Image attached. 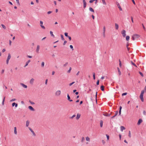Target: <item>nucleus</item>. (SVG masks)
Segmentation results:
<instances>
[{"instance_id": "1", "label": "nucleus", "mask_w": 146, "mask_h": 146, "mask_svg": "<svg viewBox=\"0 0 146 146\" xmlns=\"http://www.w3.org/2000/svg\"><path fill=\"white\" fill-rule=\"evenodd\" d=\"M121 34L123 37H125L126 36V31L124 30H123L121 32Z\"/></svg>"}, {"instance_id": "2", "label": "nucleus", "mask_w": 146, "mask_h": 146, "mask_svg": "<svg viewBox=\"0 0 146 146\" xmlns=\"http://www.w3.org/2000/svg\"><path fill=\"white\" fill-rule=\"evenodd\" d=\"M111 113H112V112H111L109 114V113H107V112H105V113H104L103 114V115L105 116L109 117L111 115Z\"/></svg>"}, {"instance_id": "3", "label": "nucleus", "mask_w": 146, "mask_h": 146, "mask_svg": "<svg viewBox=\"0 0 146 146\" xmlns=\"http://www.w3.org/2000/svg\"><path fill=\"white\" fill-rule=\"evenodd\" d=\"M60 94L61 91L59 90H57L56 92L55 95L56 96H59Z\"/></svg>"}, {"instance_id": "4", "label": "nucleus", "mask_w": 146, "mask_h": 146, "mask_svg": "<svg viewBox=\"0 0 146 146\" xmlns=\"http://www.w3.org/2000/svg\"><path fill=\"white\" fill-rule=\"evenodd\" d=\"M29 130L31 131L33 135H34V136H35L36 134L34 132L32 129L30 127H29Z\"/></svg>"}, {"instance_id": "5", "label": "nucleus", "mask_w": 146, "mask_h": 146, "mask_svg": "<svg viewBox=\"0 0 146 146\" xmlns=\"http://www.w3.org/2000/svg\"><path fill=\"white\" fill-rule=\"evenodd\" d=\"M142 120L141 119H139L138 121L137 124L139 125L142 122Z\"/></svg>"}, {"instance_id": "6", "label": "nucleus", "mask_w": 146, "mask_h": 146, "mask_svg": "<svg viewBox=\"0 0 146 146\" xmlns=\"http://www.w3.org/2000/svg\"><path fill=\"white\" fill-rule=\"evenodd\" d=\"M83 5H84V8L85 9L86 7V3L85 0H83Z\"/></svg>"}, {"instance_id": "7", "label": "nucleus", "mask_w": 146, "mask_h": 146, "mask_svg": "<svg viewBox=\"0 0 146 146\" xmlns=\"http://www.w3.org/2000/svg\"><path fill=\"white\" fill-rule=\"evenodd\" d=\"M12 107H14V106H15V107L16 108L18 106V104L17 103H16L15 102H14L12 104Z\"/></svg>"}, {"instance_id": "8", "label": "nucleus", "mask_w": 146, "mask_h": 146, "mask_svg": "<svg viewBox=\"0 0 146 146\" xmlns=\"http://www.w3.org/2000/svg\"><path fill=\"white\" fill-rule=\"evenodd\" d=\"M29 109L31 111H34L35 110L31 106H29L28 107Z\"/></svg>"}, {"instance_id": "9", "label": "nucleus", "mask_w": 146, "mask_h": 146, "mask_svg": "<svg viewBox=\"0 0 146 146\" xmlns=\"http://www.w3.org/2000/svg\"><path fill=\"white\" fill-rule=\"evenodd\" d=\"M134 37H135V38L136 39L137 38L139 37L140 36L137 34L134 35Z\"/></svg>"}, {"instance_id": "10", "label": "nucleus", "mask_w": 146, "mask_h": 146, "mask_svg": "<svg viewBox=\"0 0 146 146\" xmlns=\"http://www.w3.org/2000/svg\"><path fill=\"white\" fill-rule=\"evenodd\" d=\"M20 84L24 88H27V86L24 84L21 83Z\"/></svg>"}, {"instance_id": "11", "label": "nucleus", "mask_w": 146, "mask_h": 146, "mask_svg": "<svg viewBox=\"0 0 146 146\" xmlns=\"http://www.w3.org/2000/svg\"><path fill=\"white\" fill-rule=\"evenodd\" d=\"M80 114H79V113H78L77 115V116L76 117V119L78 120L79 119V118H80Z\"/></svg>"}, {"instance_id": "12", "label": "nucleus", "mask_w": 146, "mask_h": 146, "mask_svg": "<svg viewBox=\"0 0 146 146\" xmlns=\"http://www.w3.org/2000/svg\"><path fill=\"white\" fill-rule=\"evenodd\" d=\"M143 96V95H140V99H141V101L142 102H143V101H144Z\"/></svg>"}, {"instance_id": "13", "label": "nucleus", "mask_w": 146, "mask_h": 146, "mask_svg": "<svg viewBox=\"0 0 146 146\" xmlns=\"http://www.w3.org/2000/svg\"><path fill=\"white\" fill-rule=\"evenodd\" d=\"M34 79L33 78H31L30 82V83L32 84H33L34 82Z\"/></svg>"}, {"instance_id": "14", "label": "nucleus", "mask_w": 146, "mask_h": 146, "mask_svg": "<svg viewBox=\"0 0 146 146\" xmlns=\"http://www.w3.org/2000/svg\"><path fill=\"white\" fill-rule=\"evenodd\" d=\"M117 6L118 8H119V10L120 11H122V9L121 8L120 5L119 3H118V4H117Z\"/></svg>"}, {"instance_id": "15", "label": "nucleus", "mask_w": 146, "mask_h": 146, "mask_svg": "<svg viewBox=\"0 0 146 146\" xmlns=\"http://www.w3.org/2000/svg\"><path fill=\"white\" fill-rule=\"evenodd\" d=\"M31 62V60H29L26 63V64L24 66V67H25L27 66L29 63Z\"/></svg>"}, {"instance_id": "16", "label": "nucleus", "mask_w": 146, "mask_h": 146, "mask_svg": "<svg viewBox=\"0 0 146 146\" xmlns=\"http://www.w3.org/2000/svg\"><path fill=\"white\" fill-rule=\"evenodd\" d=\"M100 89L102 91L104 90V86L103 85H102L100 87Z\"/></svg>"}, {"instance_id": "17", "label": "nucleus", "mask_w": 146, "mask_h": 146, "mask_svg": "<svg viewBox=\"0 0 146 146\" xmlns=\"http://www.w3.org/2000/svg\"><path fill=\"white\" fill-rule=\"evenodd\" d=\"M39 49H40V46L39 45H38L37 46V48H36V52H37L38 53V51L39 50Z\"/></svg>"}, {"instance_id": "18", "label": "nucleus", "mask_w": 146, "mask_h": 146, "mask_svg": "<svg viewBox=\"0 0 146 146\" xmlns=\"http://www.w3.org/2000/svg\"><path fill=\"white\" fill-rule=\"evenodd\" d=\"M122 108L121 106H120L119 107V115H121Z\"/></svg>"}, {"instance_id": "19", "label": "nucleus", "mask_w": 146, "mask_h": 146, "mask_svg": "<svg viewBox=\"0 0 146 146\" xmlns=\"http://www.w3.org/2000/svg\"><path fill=\"white\" fill-rule=\"evenodd\" d=\"M121 130V131H123V130L125 129V127L123 126H121L120 127Z\"/></svg>"}, {"instance_id": "20", "label": "nucleus", "mask_w": 146, "mask_h": 146, "mask_svg": "<svg viewBox=\"0 0 146 146\" xmlns=\"http://www.w3.org/2000/svg\"><path fill=\"white\" fill-rule=\"evenodd\" d=\"M30 122L29 120H27L26 121V126L28 127L29 124Z\"/></svg>"}, {"instance_id": "21", "label": "nucleus", "mask_w": 146, "mask_h": 146, "mask_svg": "<svg viewBox=\"0 0 146 146\" xmlns=\"http://www.w3.org/2000/svg\"><path fill=\"white\" fill-rule=\"evenodd\" d=\"M103 29V35L104 36H105V31H106V28H105V26L104 27Z\"/></svg>"}, {"instance_id": "22", "label": "nucleus", "mask_w": 146, "mask_h": 146, "mask_svg": "<svg viewBox=\"0 0 146 146\" xmlns=\"http://www.w3.org/2000/svg\"><path fill=\"white\" fill-rule=\"evenodd\" d=\"M100 127H102L103 126V121L102 120H101L100 121Z\"/></svg>"}, {"instance_id": "23", "label": "nucleus", "mask_w": 146, "mask_h": 146, "mask_svg": "<svg viewBox=\"0 0 146 146\" xmlns=\"http://www.w3.org/2000/svg\"><path fill=\"white\" fill-rule=\"evenodd\" d=\"M115 29L117 30L119 28L118 25L117 24L115 23Z\"/></svg>"}, {"instance_id": "24", "label": "nucleus", "mask_w": 146, "mask_h": 146, "mask_svg": "<svg viewBox=\"0 0 146 146\" xmlns=\"http://www.w3.org/2000/svg\"><path fill=\"white\" fill-rule=\"evenodd\" d=\"M117 70H118V72L119 73V75H120L121 74V73L120 71V69L118 67H117Z\"/></svg>"}, {"instance_id": "25", "label": "nucleus", "mask_w": 146, "mask_h": 146, "mask_svg": "<svg viewBox=\"0 0 146 146\" xmlns=\"http://www.w3.org/2000/svg\"><path fill=\"white\" fill-rule=\"evenodd\" d=\"M14 132L15 134H17V128L16 127H14Z\"/></svg>"}, {"instance_id": "26", "label": "nucleus", "mask_w": 146, "mask_h": 146, "mask_svg": "<svg viewBox=\"0 0 146 146\" xmlns=\"http://www.w3.org/2000/svg\"><path fill=\"white\" fill-rule=\"evenodd\" d=\"M89 10L92 12H94V9L91 7H90L89 8Z\"/></svg>"}, {"instance_id": "27", "label": "nucleus", "mask_w": 146, "mask_h": 146, "mask_svg": "<svg viewBox=\"0 0 146 146\" xmlns=\"http://www.w3.org/2000/svg\"><path fill=\"white\" fill-rule=\"evenodd\" d=\"M5 97H4L3 99V101L2 103V104L3 105L4 104V102L5 101Z\"/></svg>"}, {"instance_id": "28", "label": "nucleus", "mask_w": 146, "mask_h": 146, "mask_svg": "<svg viewBox=\"0 0 146 146\" xmlns=\"http://www.w3.org/2000/svg\"><path fill=\"white\" fill-rule=\"evenodd\" d=\"M130 37L129 36H126V39L127 41H128Z\"/></svg>"}, {"instance_id": "29", "label": "nucleus", "mask_w": 146, "mask_h": 146, "mask_svg": "<svg viewBox=\"0 0 146 146\" xmlns=\"http://www.w3.org/2000/svg\"><path fill=\"white\" fill-rule=\"evenodd\" d=\"M50 33L51 35V36H53V37H54V35L53 34V32L51 31H50Z\"/></svg>"}, {"instance_id": "30", "label": "nucleus", "mask_w": 146, "mask_h": 146, "mask_svg": "<svg viewBox=\"0 0 146 146\" xmlns=\"http://www.w3.org/2000/svg\"><path fill=\"white\" fill-rule=\"evenodd\" d=\"M102 2L103 4L105 5H106V3L105 2V0H102Z\"/></svg>"}, {"instance_id": "31", "label": "nucleus", "mask_w": 146, "mask_h": 146, "mask_svg": "<svg viewBox=\"0 0 146 146\" xmlns=\"http://www.w3.org/2000/svg\"><path fill=\"white\" fill-rule=\"evenodd\" d=\"M72 70V68L71 67H70L69 68V70L68 71L67 73H69L70 72L71 70Z\"/></svg>"}, {"instance_id": "32", "label": "nucleus", "mask_w": 146, "mask_h": 146, "mask_svg": "<svg viewBox=\"0 0 146 146\" xmlns=\"http://www.w3.org/2000/svg\"><path fill=\"white\" fill-rule=\"evenodd\" d=\"M11 58V54H9L8 56L7 57V59L10 60Z\"/></svg>"}, {"instance_id": "33", "label": "nucleus", "mask_w": 146, "mask_h": 146, "mask_svg": "<svg viewBox=\"0 0 146 146\" xmlns=\"http://www.w3.org/2000/svg\"><path fill=\"white\" fill-rule=\"evenodd\" d=\"M144 90H142L141 91V92L140 95L143 96V94H144Z\"/></svg>"}, {"instance_id": "34", "label": "nucleus", "mask_w": 146, "mask_h": 146, "mask_svg": "<svg viewBox=\"0 0 146 146\" xmlns=\"http://www.w3.org/2000/svg\"><path fill=\"white\" fill-rule=\"evenodd\" d=\"M86 140L87 141H90V138L88 137H87L86 138Z\"/></svg>"}, {"instance_id": "35", "label": "nucleus", "mask_w": 146, "mask_h": 146, "mask_svg": "<svg viewBox=\"0 0 146 146\" xmlns=\"http://www.w3.org/2000/svg\"><path fill=\"white\" fill-rule=\"evenodd\" d=\"M60 36H61V39L62 40H64V38L63 35H61Z\"/></svg>"}, {"instance_id": "36", "label": "nucleus", "mask_w": 146, "mask_h": 146, "mask_svg": "<svg viewBox=\"0 0 146 146\" xmlns=\"http://www.w3.org/2000/svg\"><path fill=\"white\" fill-rule=\"evenodd\" d=\"M131 64H132L134 65L136 67H137L136 64H135L134 62H133L132 61H131Z\"/></svg>"}, {"instance_id": "37", "label": "nucleus", "mask_w": 146, "mask_h": 146, "mask_svg": "<svg viewBox=\"0 0 146 146\" xmlns=\"http://www.w3.org/2000/svg\"><path fill=\"white\" fill-rule=\"evenodd\" d=\"M93 79L94 80H95L96 78H95V73L94 72L93 73Z\"/></svg>"}, {"instance_id": "38", "label": "nucleus", "mask_w": 146, "mask_h": 146, "mask_svg": "<svg viewBox=\"0 0 146 146\" xmlns=\"http://www.w3.org/2000/svg\"><path fill=\"white\" fill-rule=\"evenodd\" d=\"M67 96L68 100H70V98L69 95L68 94H67Z\"/></svg>"}, {"instance_id": "39", "label": "nucleus", "mask_w": 146, "mask_h": 146, "mask_svg": "<svg viewBox=\"0 0 146 146\" xmlns=\"http://www.w3.org/2000/svg\"><path fill=\"white\" fill-rule=\"evenodd\" d=\"M75 116H76V115L74 114V115H73L71 117H70V119H73Z\"/></svg>"}, {"instance_id": "40", "label": "nucleus", "mask_w": 146, "mask_h": 146, "mask_svg": "<svg viewBox=\"0 0 146 146\" xmlns=\"http://www.w3.org/2000/svg\"><path fill=\"white\" fill-rule=\"evenodd\" d=\"M119 66L121 67V62L120 60V59L119 60Z\"/></svg>"}, {"instance_id": "41", "label": "nucleus", "mask_w": 146, "mask_h": 146, "mask_svg": "<svg viewBox=\"0 0 146 146\" xmlns=\"http://www.w3.org/2000/svg\"><path fill=\"white\" fill-rule=\"evenodd\" d=\"M70 48H71L72 49V51L74 50L73 46L72 45H70Z\"/></svg>"}, {"instance_id": "42", "label": "nucleus", "mask_w": 146, "mask_h": 146, "mask_svg": "<svg viewBox=\"0 0 146 146\" xmlns=\"http://www.w3.org/2000/svg\"><path fill=\"white\" fill-rule=\"evenodd\" d=\"M64 35L66 36L67 37H68V33H64Z\"/></svg>"}, {"instance_id": "43", "label": "nucleus", "mask_w": 146, "mask_h": 146, "mask_svg": "<svg viewBox=\"0 0 146 146\" xmlns=\"http://www.w3.org/2000/svg\"><path fill=\"white\" fill-rule=\"evenodd\" d=\"M127 94V92L124 93L122 94V96H125V95H126Z\"/></svg>"}, {"instance_id": "44", "label": "nucleus", "mask_w": 146, "mask_h": 146, "mask_svg": "<svg viewBox=\"0 0 146 146\" xmlns=\"http://www.w3.org/2000/svg\"><path fill=\"white\" fill-rule=\"evenodd\" d=\"M1 26H2L3 28L4 29H6V27L3 24L1 25Z\"/></svg>"}, {"instance_id": "45", "label": "nucleus", "mask_w": 146, "mask_h": 146, "mask_svg": "<svg viewBox=\"0 0 146 146\" xmlns=\"http://www.w3.org/2000/svg\"><path fill=\"white\" fill-rule=\"evenodd\" d=\"M44 66V62H42L41 63V66L42 67Z\"/></svg>"}, {"instance_id": "46", "label": "nucleus", "mask_w": 146, "mask_h": 146, "mask_svg": "<svg viewBox=\"0 0 146 146\" xmlns=\"http://www.w3.org/2000/svg\"><path fill=\"white\" fill-rule=\"evenodd\" d=\"M68 64V62H66L63 65V66L64 67H65L66 66L67 64Z\"/></svg>"}, {"instance_id": "47", "label": "nucleus", "mask_w": 146, "mask_h": 146, "mask_svg": "<svg viewBox=\"0 0 146 146\" xmlns=\"http://www.w3.org/2000/svg\"><path fill=\"white\" fill-rule=\"evenodd\" d=\"M16 1L17 2V3L19 5H20V3H19V0H16Z\"/></svg>"}, {"instance_id": "48", "label": "nucleus", "mask_w": 146, "mask_h": 146, "mask_svg": "<svg viewBox=\"0 0 146 146\" xmlns=\"http://www.w3.org/2000/svg\"><path fill=\"white\" fill-rule=\"evenodd\" d=\"M129 137H131V132L129 131V135H128Z\"/></svg>"}, {"instance_id": "49", "label": "nucleus", "mask_w": 146, "mask_h": 146, "mask_svg": "<svg viewBox=\"0 0 146 146\" xmlns=\"http://www.w3.org/2000/svg\"><path fill=\"white\" fill-rule=\"evenodd\" d=\"M139 73L141 75V76H142V77L143 76V74L141 72H139Z\"/></svg>"}, {"instance_id": "50", "label": "nucleus", "mask_w": 146, "mask_h": 146, "mask_svg": "<svg viewBox=\"0 0 146 146\" xmlns=\"http://www.w3.org/2000/svg\"><path fill=\"white\" fill-rule=\"evenodd\" d=\"M75 82H72L71 83H70L69 84V85L70 86H72L73 84L74 83H75Z\"/></svg>"}, {"instance_id": "51", "label": "nucleus", "mask_w": 146, "mask_h": 146, "mask_svg": "<svg viewBox=\"0 0 146 146\" xmlns=\"http://www.w3.org/2000/svg\"><path fill=\"white\" fill-rule=\"evenodd\" d=\"M40 26L41 27V28H42L43 29H45V27L43 25H40Z\"/></svg>"}, {"instance_id": "52", "label": "nucleus", "mask_w": 146, "mask_h": 146, "mask_svg": "<svg viewBox=\"0 0 146 146\" xmlns=\"http://www.w3.org/2000/svg\"><path fill=\"white\" fill-rule=\"evenodd\" d=\"M85 140V138L84 137H83L82 139V142H83Z\"/></svg>"}, {"instance_id": "53", "label": "nucleus", "mask_w": 146, "mask_h": 146, "mask_svg": "<svg viewBox=\"0 0 146 146\" xmlns=\"http://www.w3.org/2000/svg\"><path fill=\"white\" fill-rule=\"evenodd\" d=\"M132 40H133L135 39V37H134V35H133L132 36Z\"/></svg>"}, {"instance_id": "54", "label": "nucleus", "mask_w": 146, "mask_h": 146, "mask_svg": "<svg viewBox=\"0 0 146 146\" xmlns=\"http://www.w3.org/2000/svg\"><path fill=\"white\" fill-rule=\"evenodd\" d=\"M29 102H30V103L31 104H32V105H33V104H35V103L34 102H31L30 101H29Z\"/></svg>"}, {"instance_id": "55", "label": "nucleus", "mask_w": 146, "mask_h": 146, "mask_svg": "<svg viewBox=\"0 0 146 146\" xmlns=\"http://www.w3.org/2000/svg\"><path fill=\"white\" fill-rule=\"evenodd\" d=\"M16 100V99H13L10 100V102H13V101H14Z\"/></svg>"}, {"instance_id": "56", "label": "nucleus", "mask_w": 146, "mask_h": 146, "mask_svg": "<svg viewBox=\"0 0 146 146\" xmlns=\"http://www.w3.org/2000/svg\"><path fill=\"white\" fill-rule=\"evenodd\" d=\"M118 113V111H115V116H116Z\"/></svg>"}, {"instance_id": "57", "label": "nucleus", "mask_w": 146, "mask_h": 146, "mask_svg": "<svg viewBox=\"0 0 146 146\" xmlns=\"http://www.w3.org/2000/svg\"><path fill=\"white\" fill-rule=\"evenodd\" d=\"M106 136L107 137L108 140L109 139V137H110L109 135H108L107 134H106Z\"/></svg>"}, {"instance_id": "58", "label": "nucleus", "mask_w": 146, "mask_h": 146, "mask_svg": "<svg viewBox=\"0 0 146 146\" xmlns=\"http://www.w3.org/2000/svg\"><path fill=\"white\" fill-rule=\"evenodd\" d=\"M142 26L143 27V29L144 30H145V26H144L143 24H142Z\"/></svg>"}, {"instance_id": "59", "label": "nucleus", "mask_w": 146, "mask_h": 146, "mask_svg": "<svg viewBox=\"0 0 146 146\" xmlns=\"http://www.w3.org/2000/svg\"><path fill=\"white\" fill-rule=\"evenodd\" d=\"M99 84V80H98L96 82V84L97 85H98Z\"/></svg>"}, {"instance_id": "60", "label": "nucleus", "mask_w": 146, "mask_h": 146, "mask_svg": "<svg viewBox=\"0 0 146 146\" xmlns=\"http://www.w3.org/2000/svg\"><path fill=\"white\" fill-rule=\"evenodd\" d=\"M68 37L69 40L70 41L71 40V37L69 36H68Z\"/></svg>"}, {"instance_id": "61", "label": "nucleus", "mask_w": 146, "mask_h": 146, "mask_svg": "<svg viewBox=\"0 0 146 146\" xmlns=\"http://www.w3.org/2000/svg\"><path fill=\"white\" fill-rule=\"evenodd\" d=\"M52 12L51 11H49L48 12L47 14H50L51 13H52Z\"/></svg>"}, {"instance_id": "62", "label": "nucleus", "mask_w": 146, "mask_h": 146, "mask_svg": "<svg viewBox=\"0 0 146 146\" xmlns=\"http://www.w3.org/2000/svg\"><path fill=\"white\" fill-rule=\"evenodd\" d=\"M143 114L144 115H146V112H145V110L143 111Z\"/></svg>"}, {"instance_id": "63", "label": "nucleus", "mask_w": 146, "mask_h": 146, "mask_svg": "<svg viewBox=\"0 0 146 146\" xmlns=\"http://www.w3.org/2000/svg\"><path fill=\"white\" fill-rule=\"evenodd\" d=\"M119 139L120 140H121V135L120 134H119Z\"/></svg>"}, {"instance_id": "64", "label": "nucleus", "mask_w": 146, "mask_h": 146, "mask_svg": "<svg viewBox=\"0 0 146 146\" xmlns=\"http://www.w3.org/2000/svg\"><path fill=\"white\" fill-rule=\"evenodd\" d=\"M67 42V41H66V40H65L64 42V43L63 44L64 45L66 44V43Z\"/></svg>"}]
</instances>
